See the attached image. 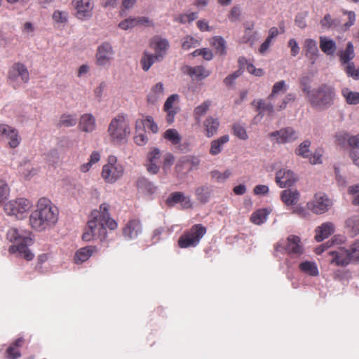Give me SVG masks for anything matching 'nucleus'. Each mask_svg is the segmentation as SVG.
<instances>
[{"label": "nucleus", "instance_id": "c85d7f7f", "mask_svg": "<svg viewBox=\"0 0 359 359\" xmlns=\"http://www.w3.org/2000/svg\"><path fill=\"white\" fill-rule=\"evenodd\" d=\"M179 98L178 95L173 94L169 96L165 102L164 110L167 112V121L172 123L174 121L176 111L173 108V104Z\"/></svg>", "mask_w": 359, "mask_h": 359}, {"label": "nucleus", "instance_id": "13d9d810", "mask_svg": "<svg viewBox=\"0 0 359 359\" xmlns=\"http://www.w3.org/2000/svg\"><path fill=\"white\" fill-rule=\"evenodd\" d=\"M136 26L134 17H129L118 23V27L123 30L131 29Z\"/></svg>", "mask_w": 359, "mask_h": 359}, {"label": "nucleus", "instance_id": "6ab92c4d", "mask_svg": "<svg viewBox=\"0 0 359 359\" xmlns=\"http://www.w3.org/2000/svg\"><path fill=\"white\" fill-rule=\"evenodd\" d=\"M80 130L85 133H92L96 129V120L92 114H83L79 121Z\"/></svg>", "mask_w": 359, "mask_h": 359}, {"label": "nucleus", "instance_id": "f257e3e1", "mask_svg": "<svg viewBox=\"0 0 359 359\" xmlns=\"http://www.w3.org/2000/svg\"><path fill=\"white\" fill-rule=\"evenodd\" d=\"M6 238L11 242L17 243L9 247L8 252L11 254H16L17 257L27 261L34 259V255L29 249V246L34 243V235L32 231L12 227L7 231Z\"/></svg>", "mask_w": 359, "mask_h": 359}, {"label": "nucleus", "instance_id": "0e129e2a", "mask_svg": "<svg viewBox=\"0 0 359 359\" xmlns=\"http://www.w3.org/2000/svg\"><path fill=\"white\" fill-rule=\"evenodd\" d=\"M161 158V151L158 149H154L149 154H148V162L156 163H159Z\"/></svg>", "mask_w": 359, "mask_h": 359}, {"label": "nucleus", "instance_id": "72a5a7b5", "mask_svg": "<svg viewBox=\"0 0 359 359\" xmlns=\"http://www.w3.org/2000/svg\"><path fill=\"white\" fill-rule=\"evenodd\" d=\"M52 19L55 25L65 27L69 20V12L67 11L55 10L53 13Z\"/></svg>", "mask_w": 359, "mask_h": 359}, {"label": "nucleus", "instance_id": "c9c22d12", "mask_svg": "<svg viewBox=\"0 0 359 359\" xmlns=\"http://www.w3.org/2000/svg\"><path fill=\"white\" fill-rule=\"evenodd\" d=\"M270 212L267 208L259 209L252 215L250 220L254 224H262L266 222Z\"/></svg>", "mask_w": 359, "mask_h": 359}, {"label": "nucleus", "instance_id": "5701e85b", "mask_svg": "<svg viewBox=\"0 0 359 359\" xmlns=\"http://www.w3.org/2000/svg\"><path fill=\"white\" fill-rule=\"evenodd\" d=\"M194 193L197 201L202 204H205L211 198L212 188L208 184L201 185L195 189Z\"/></svg>", "mask_w": 359, "mask_h": 359}, {"label": "nucleus", "instance_id": "6e6552de", "mask_svg": "<svg viewBox=\"0 0 359 359\" xmlns=\"http://www.w3.org/2000/svg\"><path fill=\"white\" fill-rule=\"evenodd\" d=\"M32 204L31 201L25 198H18L9 201L4 205V210L8 215L21 219L26 216L27 212Z\"/></svg>", "mask_w": 359, "mask_h": 359}, {"label": "nucleus", "instance_id": "e2e57ef3", "mask_svg": "<svg viewBox=\"0 0 359 359\" xmlns=\"http://www.w3.org/2000/svg\"><path fill=\"white\" fill-rule=\"evenodd\" d=\"M22 32L28 37L33 36L35 32V27L32 22H27L24 24Z\"/></svg>", "mask_w": 359, "mask_h": 359}, {"label": "nucleus", "instance_id": "f704fd0d", "mask_svg": "<svg viewBox=\"0 0 359 359\" xmlns=\"http://www.w3.org/2000/svg\"><path fill=\"white\" fill-rule=\"evenodd\" d=\"M355 57L354 47L351 42H348L346 49L341 51L339 55V60L341 65L344 66L348 63L351 62V60Z\"/></svg>", "mask_w": 359, "mask_h": 359}, {"label": "nucleus", "instance_id": "69168bd1", "mask_svg": "<svg viewBox=\"0 0 359 359\" xmlns=\"http://www.w3.org/2000/svg\"><path fill=\"white\" fill-rule=\"evenodd\" d=\"M288 46L291 48V55L297 56L300 50V48L294 39H291L288 41Z\"/></svg>", "mask_w": 359, "mask_h": 359}, {"label": "nucleus", "instance_id": "2f4dec72", "mask_svg": "<svg viewBox=\"0 0 359 359\" xmlns=\"http://www.w3.org/2000/svg\"><path fill=\"white\" fill-rule=\"evenodd\" d=\"M282 201L287 205L296 204L299 199V192L296 189H287L280 194Z\"/></svg>", "mask_w": 359, "mask_h": 359}, {"label": "nucleus", "instance_id": "052dcab7", "mask_svg": "<svg viewBox=\"0 0 359 359\" xmlns=\"http://www.w3.org/2000/svg\"><path fill=\"white\" fill-rule=\"evenodd\" d=\"M10 193V189L7 183L2 180H0V203L6 200Z\"/></svg>", "mask_w": 359, "mask_h": 359}, {"label": "nucleus", "instance_id": "8fccbe9b", "mask_svg": "<svg viewBox=\"0 0 359 359\" xmlns=\"http://www.w3.org/2000/svg\"><path fill=\"white\" fill-rule=\"evenodd\" d=\"M231 175L232 172L229 169L226 170L224 172L217 170H213L210 172V177L219 183L224 182Z\"/></svg>", "mask_w": 359, "mask_h": 359}, {"label": "nucleus", "instance_id": "b1692460", "mask_svg": "<svg viewBox=\"0 0 359 359\" xmlns=\"http://www.w3.org/2000/svg\"><path fill=\"white\" fill-rule=\"evenodd\" d=\"M151 45L153 46L156 55L160 54L162 55V60L170 47L168 41L158 36H154L151 39Z\"/></svg>", "mask_w": 359, "mask_h": 359}, {"label": "nucleus", "instance_id": "dca6fc26", "mask_svg": "<svg viewBox=\"0 0 359 359\" xmlns=\"http://www.w3.org/2000/svg\"><path fill=\"white\" fill-rule=\"evenodd\" d=\"M107 234V228L105 226H88L86 228L82 235V239L88 242L95 238L102 240Z\"/></svg>", "mask_w": 359, "mask_h": 359}, {"label": "nucleus", "instance_id": "393cba45", "mask_svg": "<svg viewBox=\"0 0 359 359\" xmlns=\"http://www.w3.org/2000/svg\"><path fill=\"white\" fill-rule=\"evenodd\" d=\"M203 126L205 128L206 137H211L218 131L219 127V119L212 116H209L205 119Z\"/></svg>", "mask_w": 359, "mask_h": 359}, {"label": "nucleus", "instance_id": "a19ab883", "mask_svg": "<svg viewBox=\"0 0 359 359\" xmlns=\"http://www.w3.org/2000/svg\"><path fill=\"white\" fill-rule=\"evenodd\" d=\"M163 137L173 146L179 145L182 141V136L176 129L170 128L165 131Z\"/></svg>", "mask_w": 359, "mask_h": 359}, {"label": "nucleus", "instance_id": "58836bf2", "mask_svg": "<svg viewBox=\"0 0 359 359\" xmlns=\"http://www.w3.org/2000/svg\"><path fill=\"white\" fill-rule=\"evenodd\" d=\"M164 94V87L161 82L156 83L151 90L148 95V101L151 103H155L158 99H161Z\"/></svg>", "mask_w": 359, "mask_h": 359}, {"label": "nucleus", "instance_id": "5fc2aeb1", "mask_svg": "<svg viewBox=\"0 0 359 359\" xmlns=\"http://www.w3.org/2000/svg\"><path fill=\"white\" fill-rule=\"evenodd\" d=\"M288 89V86L286 82L283 80L276 82L272 88L271 93L269 96V99H271L275 95L279 93L280 92H285Z\"/></svg>", "mask_w": 359, "mask_h": 359}, {"label": "nucleus", "instance_id": "a18cd8bd", "mask_svg": "<svg viewBox=\"0 0 359 359\" xmlns=\"http://www.w3.org/2000/svg\"><path fill=\"white\" fill-rule=\"evenodd\" d=\"M311 82L312 78L309 75L303 74L299 77L300 87L302 92L305 93L306 98H307L312 93L313 89H311Z\"/></svg>", "mask_w": 359, "mask_h": 359}, {"label": "nucleus", "instance_id": "9b49d317", "mask_svg": "<svg viewBox=\"0 0 359 359\" xmlns=\"http://www.w3.org/2000/svg\"><path fill=\"white\" fill-rule=\"evenodd\" d=\"M332 205V201L323 193L316 194L313 200L307 203L308 208L316 214L327 212Z\"/></svg>", "mask_w": 359, "mask_h": 359}, {"label": "nucleus", "instance_id": "7c9ffc66", "mask_svg": "<svg viewBox=\"0 0 359 359\" xmlns=\"http://www.w3.org/2000/svg\"><path fill=\"white\" fill-rule=\"evenodd\" d=\"M161 60H163L161 55L144 52L141 58L140 63L143 70L147 72L156 62H160Z\"/></svg>", "mask_w": 359, "mask_h": 359}, {"label": "nucleus", "instance_id": "f03ea898", "mask_svg": "<svg viewBox=\"0 0 359 359\" xmlns=\"http://www.w3.org/2000/svg\"><path fill=\"white\" fill-rule=\"evenodd\" d=\"M59 210L46 197L40 198L36 209L29 216L30 224H55L58 221Z\"/></svg>", "mask_w": 359, "mask_h": 359}, {"label": "nucleus", "instance_id": "f8f14e48", "mask_svg": "<svg viewBox=\"0 0 359 359\" xmlns=\"http://www.w3.org/2000/svg\"><path fill=\"white\" fill-rule=\"evenodd\" d=\"M114 50L112 46L108 43H102L97 47L96 53V62L99 66L104 67L109 65L113 60Z\"/></svg>", "mask_w": 359, "mask_h": 359}, {"label": "nucleus", "instance_id": "39448f33", "mask_svg": "<svg viewBox=\"0 0 359 359\" xmlns=\"http://www.w3.org/2000/svg\"><path fill=\"white\" fill-rule=\"evenodd\" d=\"M359 241H355L349 249L339 248L327 252L330 264L337 266H346L351 261L359 260Z\"/></svg>", "mask_w": 359, "mask_h": 359}, {"label": "nucleus", "instance_id": "0eeeda50", "mask_svg": "<svg viewBox=\"0 0 359 359\" xmlns=\"http://www.w3.org/2000/svg\"><path fill=\"white\" fill-rule=\"evenodd\" d=\"M123 167L117 162L116 157L109 156L107 163L102 167V177L107 183L113 184L123 176Z\"/></svg>", "mask_w": 359, "mask_h": 359}, {"label": "nucleus", "instance_id": "e433bc0d", "mask_svg": "<svg viewBox=\"0 0 359 359\" xmlns=\"http://www.w3.org/2000/svg\"><path fill=\"white\" fill-rule=\"evenodd\" d=\"M212 104V101L210 100H205L201 104L195 107L194 110V118L197 122L201 121V119L204 116L210 109Z\"/></svg>", "mask_w": 359, "mask_h": 359}, {"label": "nucleus", "instance_id": "cd10ccee", "mask_svg": "<svg viewBox=\"0 0 359 359\" xmlns=\"http://www.w3.org/2000/svg\"><path fill=\"white\" fill-rule=\"evenodd\" d=\"M320 48L327 55H333L337 50L336 42L327 36H320Z\"/></svg>", "mask_w": 359, "mask_h": 359}, {"label": "nucleus", "instance_id": "c03bdc74", "mask_svg": "<svg viewBox=\"0 0 359 359\" xmlns=\"http://www.w3.org/2000/svg\"><path fill=\"white\" fill-rule=\"evenodd\" d=\"M78 121L76 115L74 114H62L58 122L60 127H72L76 124Z\"/></svg>", "mask_w": 359, "mask_h": 359}, {"label": "nucleus", "instance_id": "864d4df0", "mask_svg": "<svg viewBox=\"0 0 359 359\" xmlns=\"http://www.w3.org/2000/svg\"><path fill=\"white\" fill-rule=\"evenodd\" d=\"M233 133L238 138L245 140L248 138V135L245 127L241 123H235L233 126Z\"/></svg>", "mask_w": 359, "mask_h": 359}, {"label": "nucleus", "instance_id": "603ef678", "mask_svg": "<svg viewBox=\"0 0 359 359\" xmlns=\"http://www.w3.org/2000/svg\"><path fill=\"white\" fill-rule=\"evenodd\" d=\"M200 45V41L191 36H187L182 39V47L184 50H189Z\"/></svg>", "mask_w": 359, "mask_h": 359}, {"label": "nucleus", "instance_id": "423d86ee", "mask_svg": "<svg viewBox=\"0 0 359 359\" xmlns=\"http://www.w3.org/2000/svg\"><path fill=\"white\" fill-rule=\"evenodd\" d=\"M206 232L207 229L204 226H192L180 236L177 242L178 246L180 248L196 247Z\"/></svg>", "mask_w": 359, "mask_h": 359}, {"label": "nucleus", "instance_id": "79ce46f5", "mask_svg": "<svg viewBox=\"0 0 359 359\" xmlns=\"http://www.w3.org/2000/svg\"><path fill=\"white\" fill-rule=\"evenodd\" d=\"M320 24L323 29H335L340 25L341 21L339 18H332L330 14H326Z\"/></svg>", "mask_w": 359, "mask_h": 359}, {"label": "nucleus", "instance_id": "7ed1b4c3", "mask_svg": "<svg viewBox=\"0 0 359 359\" xmlns=\"http://www.w3.org/2000/svg\"><path fill=\"white\" fill-rule=\"evenodd\" d=\"M336 97L335 88L331 85L324 83L313 88L306 100L313 109L325 111L334 104Z\"/></svg>", "mask_w": 359, "mask_h": 359}, {"label": "nucleus", "instance_id": "49530a36", "mask_svg": "<svg viewBox=\"0 0 359 359\" xmlns=\"http://www.w3.org/2000/svg\"><path fill=\"white\" fill-rule=\"evenodd\" d=\"M304 48L306 50V55L307 57H316L318 54V48L317 42L312 39H307L304 41Z\"/></svg>", "mask_w": 359, "mask_h": 359}, {"label": "nucleus", "instance_id": "ea45409f", "mask_svg": "<svg viewBox=\"0 0 359 359\" xmlns=\"http://www.w3.org/2000/svg\"><path fill=\"white\" fill-rule=\"evenodd\" d=\"M334 231L333 226H318L316 229L315 239L318 242H321L333 233Z\"/></svg>", "mask_w": 359, "mask_h": 359}, {"label": "nucleus", "instance_id": "aec40b11", "mask_svg": "<svg viewBox=\"0 0 359 359\" xmlns=\"http://www.w3.org/2000/svg\"><path fill=\"white\" fill-rule=\"evenodd\" d=\"M287 253L299 256L303 254L304 249L301 244L300 238L294 235L290 236L287 238V244L285 248Z\"/></svg>", "mask_w": 359, "mask_h": 359}, {"label": "nucleus", "instance_id": "a211bd4d", "mask_svg": "<svg viewBox=\"0 0 359 359\" xmlns=\"http://www.w3.org/2000/svg\"><path fill=\"white\" fill-rule=\"evenodd\" d=\"M200 163L201 159L198 156L194 155H188L183 156L180 159L179 162L175 166V169L177 172H180L182 171L183 165L188 164L189 166L188 171L191 172L198 169Z\"/></svg>", "mask_w": 359, "mask_h": 359}, {"label": "nucleus", "instance_id": "ddd939ff", "mask_svg": "<svg viewBox=\"0 0 359 359\" xmlns=\"http://www.w3.org/2000/svg\"><path fill=\"white\" fill-rule=\"evenodd\" d=\"M72 4L76 11V16L79 20H86L92 17L94 8L92 0H73Z\"/></svg>", "mask_w": 359, "mask_h": 359}, {"label": "nucleus", "instance_id": "774afa93", "mask_svg": "<svg viewBox=\"0 0 359 359\" xmlns=\"http://www.w3.org/2000/svg\"><path fill=\"white\" fill-rule=\"evenodd\" d=\"M240 15H241V11H240L239 8L234 6L231 8V10L228 15V18L231 22H236V21L238 20Z\"/></svg>", "mask_w": 359, "mask_h": 359}, {"label": "nucleus", "instance_id": "1a4fd4ad", "mask_svg": "<svg viewBox=\"0 0 359 359\" xmlns=\"http://www.w3.org/2000/svg\"><path fill=\"white\" fill-rule=\"evenodd\" d=\"M9 82L13 87H19L22 83H26L29 80V73L25 65L20 62L14 63L8 73Z\"/></svg>", "mask_w": 359, "mask_h": 359}, {"label": "nucleus", "instance_id": "4c0bfd02", "mask_svg": "<svg viewBox=\"0 0 359 359\" xmlns=\"http://www.w3.org/2000/svg\"><path fill=\"white\" fill-rule=\"evenodd\" d=\"M341 95L348 104L356 105L359 104V91H352L348 88H344L341 90Z\"/></svg>", "mask_w": 359, "mask_h": 359}, {"label": "nucleus", "instance_id": "20e7f679", "mask_svg": "<svg viewBox=\"0 0 359 359\" xmlns=\"http://www.w3.org/2000/svg\"><path fill=\"white\" fill-rule=\"evenodd\" d=\"M107 133L110 142L114 144H122L127 142L130 128L126 115H116L110 121Z\"/></svg>", "mask_w": 359, "mask_h": 359}, {"label": "nucleus", "instance_id": "bb28decb", "mask_svg": "<svg viewBox=\"0 0 359 359\" xmlns=\"http://www.w3.org/2000/svg\"><path fill=\"white\" fill-rule=\"evenodd\" d=\"M229 141V135H224L210 142V154L212 156L219 154L223 150L224 146Z\"/></svg>", "mask_w": 359, "mask_h": 359}, {"label": "nucleus", "instance_id": "3c124183", "mask_svg": "<svg viewBox=\"0 0 359 359\" xmlns=\"http://www.w3.org/2000/svg\"><path fill=\"white\" fill-rule=\"evenodd\" d=\"M351 135H350L346 131H339L335 135L336 142L342 147H346L347 144L349 145V140Z\"/></svg>", "mask_w": 359, "mask_h": 359}, {"label": "nucleus", "instance_id": "09e8293b", "mask_svg": "<svg viewBox=\"0 0 359 359\" xmlns=\"http://www.w3.org/2000/svg\"><path fill=\"white\" fill-rule=\"evenodd\" d=\"M311 146V142L309 140H304L302 142L298 148L296 149L295 153L297 155L300 156L305 158H309L311 156V151L309 147Z\"/></svg>", "mask_w": 359, "mask_h": 359}, {"label": "nucleus", "instance_id": "f3484780", "mask_svg": "<svg viewBox=\"0 0 359 359\" xmlns=\"http://www.w3.org/2000/svg\"><path fill=\"white\" fill-rule=\"evenodd\" d=\"M108 205L106 203H103L100 207V211L94 210L92 212V216L93 217L94 222L97 223V224H117L116 222L111 219L109 216V213L108 212Z\"/></svg>", "mask_w": 359, "mask_h": 359}, {"label": "nucleus", "instance_id": "4be33fe9", "mask_svg": "<svg viewBox=\"0 0 359 359\" xmlns=\"http://www.w3.org/2000/svg\"><path fill=\"white\" fill-rule=\"evenodd\" d=\"M25 339L20 337L14 340L6 351V357L8 359H18L21 356L20 348L25 344Z\"/></svg>", "mask_w": 359, "mask_h": 359}, {"label": "nucleus", "instance_id": "a878e982", "mask_svg": "<svg viewBox=\"0 0 359 359\" xmlns=\"http://www.w3.org/2000/svg\"><path fill=\"white\" fill-rule=\"evenodd\" d=\"M96 251V248L94 246H86L78 250L74 255V262L77 264H82L87 261Z\"/></svg>", "mask_w": 359, "mask_h": 359}, {"label": "nucleus", "instance_id": "680f3d73", "mask_svg": "<svg viewBox=\"0 0 359 359\" xmlns=\"http://www.w3.org/2000/svg\"><path fill=\"white\" fill-rule=\"evenodd\" d=\"M348 194L352 196V203L359 205V184L353 185L348 187Z\"/></svg>", "mask_w": 359, "mask_h": 359}, {"label": "nucleus", "instance_id": "37998d69", "mask_svg": "<svg viewBox=\"0 0 359 359\" xmlns=\"http://www.w3.org/2000/svg\"><path fill=\"white\" fill-rule=\"evenodd\" d=\"M256 103V107L259 111V115L262 117L264 112L267 111L269 114H271L274 111L273 104L271 102H266L264 100L259 99L257 101H254V104Z\"/></svg>", "mask_w": 359, "mask_h": 359}, {"label": "nucleus", "instance_id": "de8ad7c7", "mask_svg": "<svg viewBox=\"0 0 359 359\" xmlns=\"http://www.w3.org/2000/svg\"><path fill=\"white\" fill-rule=\"evenodd\" d=\"M210 43L216 49L217 53L224 55L226 53V41L222 37L212 38Z\"/></svg>", "mask_w": 359, "mask_h": 359}, {"label": "nucleus", "instance_id": "c756f323", "mask_svg": "<svg viewBox=\"0 0 359 359\" xmlns=\"http://www.w3.org/2000/svg\"><path fill=\"white\" fill-rule=\"evenodd\" d=\"M136 184L139 192L143 194H153L156 191V187L144 177H140Z\"/></svg>", "mask_w": 359, "mask_h": 359}, {"label": "nucleus", "instance_id": "2eb2a0df", "mask_svg": "<svg viewBox=\"0 0 359 359\" xmlns=\"http://www.w3.org/2000/svg\"><path fill=\"white\" fill-rule=\"evenodd\" d=\"M0 137L8 140L11 148H16L20 142L18 130L7 124H0Z\"/></svg>", "mask_w": 359, "mask_h": 359}, {"label": "nucleus", "instance_id": "4468645a", "mask_svg": "<svg viewBox=\"0 0 359 359\" xmlns=\"http://www.w3.org/2000/svg\"><path fill=\"white\" fill-rule=\"evenodd\" d=\"M297 181V175L291 170L283 168L276 173V182L280 188L290 187Z\"/></svg>", "mask_w": 359, "mask_h": 359}, {"label": "nucleus", "instance_id": "473e14b6", "mask_svg": "<svg viewBox=\"0 0 359 359\" xmlns=\"http://www.w3.org/2000/svg\"><path fill=\"white\" fill-rule=\"evenodd\" d=\"M299 270L311 276H318L319 275V271L317 264L314 262L305 261L299 264Z\"/></svg>", "mask_w": 359, "mask_h": 359}, {"label": "nucleus", "instance_id": "412c9836", "mask_svg": "<svg viewBox=\"0 0 359 359\" xmlns=\"http://www.w3.org/2000/svg\"><path fill=\"white\" fill-rule=\"evenodd\" d=\"M182 70L184 74L198 79H203L210 74V71L205 69L203 66L191 67L185 65L182 67Z\"/></svg>", "mask_w": 359, "mask_h": 359}, {"label": "nucleus", "instance_id": "9d476101", "mask_svg": "<svg viewBox=\"0 0 359 359\" xmlns=\"http://www.w3.org/2000/svg\"><path fill=\"white\" fill-rule=\"evenodd\" d=\"M299 133L292 127L281 128L269 134L273 144H287L296 141L299 138Z\"/></svg>", "mask_w": 359, "mask_h": 359}, {"label": "nucleus", "instance_id": "4d7b16f0", "mask_svg": "<svg viewBox=\"0 0 359 359\" xmlns=\"http://www.w3.org/2000/svg\"><path fill=\"white\" fill-rule=\"evenodd\" d=\"M137 0H122L121 8L119 11V15L124 17L126 15V11L131 10L135 6Z\"/></svg>", "mask_w": 359, "mask_h": 359}, {"label": "nucleus", "instance_id": "bf43d9fd", "mask_svg": "<svg viewBox=\"0 0 359 359\" xmlns=\"http://www.w3.org/2000/svg\"><path fill=\"white\" fill-rule=\"evenodd\" d=\"M184 193L180 191H176L172 193L167 198V203L169 206H174L177 203H181V199Z\"/></svg>", "mask_w": 359, "mask_h": 359}, {"label": "nucleus", "instance_id": "6e6d98bb", "mask_svg": "<svg viewBox=\"0 0 359 359\" xmlns=\"http://www.w3.org/2000/svg\"><path fill=\"white\" fill-rule=\"evenodd\" d=\"M344 66V70L348 76L352 77L355 80H359V69H357L353 62L348 63Z\"/></svg>", "mask_w": 359, "mask_h": 359}, {"label": "nucleus", "instance_id": "338daca9", "mask_svg": "<svg viewBox=\"0 0 359 359\" xmlns=\"http://www.w3.org/2000/svg\"><path fill=\"white\" fill-rule=\"evenodd\" d=\"M20 172L25 177L29 178L36 174L37 170L33 168H30L29 165L27 168H23V165H21Z\"/></svg>", "mask_w": 359, "mask_h": 359}]
</instances>
